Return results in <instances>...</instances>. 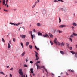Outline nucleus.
Listing matches in <instances>:
<instances>
[{
	"label": "nucleus",
	"mask_w": 77,
	"mask_h": 77,
	"mask_svg": "<svg viewBox=\"0 0 77 77\" xmlns=\"http://www.w3.org/2000/svg\"><path fill=\"white\" fill-rule=\"evenodd\" d=\"M54 43H55V44H56V45H60L62 47H63V46L64 45L63 42H62L60 44V43L58 42V41H57V39L56 38H55L54 40Z\"/></svg>",
	"instance_id": "nucleus-1"
},
{
	"label": "nucleus",
	"mask_w": 77,
	"mask_h": 77,
	"mask_svg": "<svg viewBox=\"0 0 77 77\" xmlns=\"http://www.w3.org/2000/svg\"><path fill=\"white\" fill-rule=\"evenodd\" d=\"M18 72L20 75H23V72L22 71V69H20Z\"/></svg>",
	"instance_id": "nucleus-2"
},
{
	"label": "nucleus",
	"mask_w": 77,
	"mask_h": 77,
	"mask_svg": "<svg viewBox=\"0 0 77 77\" xmlns=\"http://www.w3.org/2000/svg\"><path fill=\"white\" fill-rule=\"evenodd\" d=\"M35 55L36 58V59H35V60H39V57H38V54H35Z\"/></svg>",
	"instance_id": "nucleus-3"
},
{
	"label": "nucleus",
	"mask_w": 77,
	"mask_h": 77,
	"mask_svg": "<svg viewBox=\"0 0 77 77\" xmlns=\"http://www.w3.org/2000/svg\"><path fill=\"white\" fill-rule=\"evenodd\" d=\"M66 27V26L64 25H62L59 26L60 28H63V27Z\"/></svg>",
	"instance_id": "nucleus-4"
},
{
	"label": "nucleus",
	"mask_w": 77,
	"mask_h": 77,
	"mask_svg": "<svg viewBox=\"0 0 77 77\" xmlns=\"http://www.w3.org/2000/svg\"><path fill=\"white\" fill-rule=\"evenodd\" d=\"M20 37L22 38L23 39H24L26 38V35H20Z\"/></svg>",
	"instance_id": "nucleus-5"
},
{
	"label": "nucleus",
	"mask_w": 77,
	"mask_h": 77,
	"mask_svg": "<svg viewBox=\"0 0 77 77\" xmlns=\"http://www.w3.org/2000/svg\"><path fill=\"white\" fill-rule=\"evenodd\" d=\"M10 24H11V25H14V26H18L19 24H16L15 23H13L10 22Z\"/></svg>",
	"instance_id": "nucleus-6"
},
{
	"label": "nucleus",
	"mask_w": 77,
	"mask_h": 77,
	"mask_svg": "<svg viewBox=\"0 0 77 77\" xmlns=\"http://www.w3.org/2000/svg\"><path fill=\"white\" fill-rule=\"evenodd\" d=\"M49 37V36L47 34L45 33L44 35H43V37H44V38H45L46 37Z\"/></svg>",
	"instance_id": "nucleus-7"
},
{
	"label": "nucleus",
	"mask_w": 77,
	"mask_h": 77,
	"mask_svg": "<svg viewBox=\"0 0 77 77\" xmlns=\"http://www.w3.org/2000/svg\"><path fill=\"white\" fill-rule=\"evenodd\" d=\"M41 68H43L45 70V71L48 73V72H47V69L44 66H41Z\"/></svg>",
	"instance_id": "nucleus-8"
},
{
	"label": "nucleus",
	"mask_w": 77,
	"mask_h": 77,
	"mask_svg": "<svg viewBox=\"0 0 77 77\" xmlns=\"http://www.w3.org/2000/svg\"><path fill=\"white\" fill-rule=\"evenodd\" d=\"M30 71H31V73L32 74H33V69H30Z\"/></svg>",
	"instance_id": "nucleus-9"
},
{
	"label": "nucleus",
	"mask_w": 77,
	"mask_h": 77,
	"mask_svg": "<svg viewBox=\"0 0 77 77\" xmlns=\"http://www.w3.org/2000/svg\"><path fill=\"white\" fill-rule=\"evenodd\" d=\"M49 35L51 38H53V35H52V34L51 33H49Z\"/></svg>",
	"instance_id": "nucleus-10"
},
{
	"label": "nucleus",
	"mask_w": 77,
	"mask_h": 77,
	"mask_svg": "<svg viewBox=\"0 0 77 77\" xmlns=\"http://www.w3.org/2000/svg\"><path fill=\"white\" fill-rule=\"evenodd\" d=\"M8 49H9V48H11V45H10V44L8 43Z\"/></svg>",
	"instance_id": "nucleus-11"
},
{
	"label": "nucleus",
	"mask_w": 77,
	"mask_h": 77,
	"mask_svg": "<svg viewBox=\"0 0 77 77\" xmlns=\"http://www.w3.org/2000/svg\"><path fill=\"white\" fill-rule=\"evenodd\" d=\"M6 2L5 0H2V3L3 5H5V3Z\"/></svg>",
	"instance_id": "nucleus-12"
},
{
	"label": "nucleus",
	"mask_w": 77,
	"mask_h": 77,
	"mask_svg": "<svg viewBox=\"0 0 77 77\" xmlns=\"http://www.w3.org/2000/svg\"><path fill=\"white\" fill-rule=\"evenodd\" d=\"M60 52L62 54H63H63H65V52H64L63 51H60Z\"/></svg>",
	"instance_id": "nucleus-13"
},
{
	"label": "nucleus",
	"mask_w": 77,
	"mask_h": 77,
	"mask_svg": "<svg viewBox=\"0 0 77 77\" xmlns=\"http://www.w3.org/2000/svg\"><path fill=\"white\" fill-rule=\"evenodd\" d=\"M69 71H70L71 72H74V71L73 70L69 69L68 70Z\"/></svg>",
	"instance_id": "nucleus-14"
},
{
	"label": "nucleus",
	"mask_w": 77,
	"mask_h": 77,
	"mask_svg": "<svg viewBox=\"0 0 77 77\" xmlns=\"http://www.w3.org/2000/svg\"><path fill=\"white\" fill-rule=\"evenodd\" d=\"M29 42H27L26 44H25V45H26V46H28V45H29Z\"/></svg>",
	"instance_id": "nucleus-15"
},
{
	"label": "nucleus",
	"mask_w": 77,
	"mask_h": 77,
	"mask_svg": "<svg viewBox=\"0 0 77 77\" xmlns=\"http://www.w3.org/2000/svg\"><path fill=\"white\" fill-rule=\"evenodd\" d=\"M40 61H37L36 62V63H35V65H38V63H40Z\"/></svg>",
	"instance_id": "nucleus-16"
},
{
	"label": "nucleus",
	"mask_w": 77,
	"mask_h": 77,
	"mask_svg": "<svg viewBox=\"0 0 77 77\" xmlns=\"http://www.w3.org/2000/svg\"><path fill=\"white\" fill-rule=\"evenodd\" d=\"M36 66H37V69H38L40 68V66L38 65H36Z\"/></svg>",
	"instance_id": "nucleus-17"
},
{
	"label": "nucleus",
	"mask_w": 77,
	"mask_h": 77,
	"mask_svg": "<svg viewBox=\"0 0 77 77\" xmlns=\"http://www.w3.org/2000/svg\"><path fill=\"white\" fill-rule=\"evenodd\" d=\"M26 53V52H23V53H22V54L21 55V56H24L25 54V53Z\"/></svg>",
	"instance_id": "nucleus-18"
},
{
	"label": "nucleus",
	"mask_w": 77,
	"mask_h": 77,
	"mask_svg": "<svg viewBox=\"0 0 77 77\" xmlns=\"http://www.w3.org/2000/svg\"><path fill=\"white\" fill-rule=\"evenodd\" d=\"M38 36H42V33L40 32H38Z\"/></svg>",
	"instance_id": "nucleus-19"
},
{
	"label": "nucleus",
	"mask_w": 77,
	"mask_h": 77,
	"mask_svg": "<svg viewBox=\"0 0 77 77\" xmlns=\"http://www.w3.org/2000/svg\"><path fill=\"white\" fill-rule=\"evenodd\" d=\"M72 24L73 26H77V24L75 22L73 23Z\"/></svg>",
	"instance_id": "nucleus-20"
},
{
	"label": "nucleus",
	"mask_w": 77,
	"mask_h": 77,
	"mask_svg": "<svg viewBox=\"0 0 77 77\" xmlns=\"http://www.w3.org/2000/svg\"><path fill=\"white\" fill-rule=\"evenodd\" d=\"M37 26H38V27H40V26H41V25L40 24V23H37Z\"/></svg>",
	"instance_id": "nucleus-21"
},
{
	"label": "nucleus",
	"mask_w": 77,
	"mask_h": 77,
	"mask_svg": "<svg viewBox=\"0 0 77 77\" xmlns=\"http://www.w3.org/2000/svg\"><path fill=\"white\" fill-rule=\"evenodd\" d=\"M70 52L71 53H72V54H75V52L73 51H70Z\"/></svg>",
	"instance_id": "nucleus-22"
},
{
	"label": "nucleus",
	"mask_w": 77,
	"mask_h": 77,
	"mask_svg": "<svg viewBox=\"0 0 77 77\" xmlns=\"http://www.w3.org/2000/svg\"><path fill=\"white\" fill-rule=\"evenodd\" d=\"M0 74H2L3 75H5V74L3 73L2 71L0 72Z\"/></svg>",
	"instance_id": "nucleus-23"
},
{
	"label": "nucleus",
	"mask_w": 77,
	"mask_h": 77,
	"mask_svg": "<svg viewBox=\"0 0 77 77\" xmlns=\"http://www.w3.org/2000/svg\"><path fill=\"white\" fill-rule=\"evenodd\" d=\"M20 44L22 46V48H24V45H23V43H21Z\"/></svg>",
	"instance_id": "nucleus-24"
},
{
	"label": "nucleus",
	"mask_w": 77,
	"mask_h": 77,
	"mask_svg": "<svg viewBox=\"0 0 77 77\" xmlns=\"http://www.w3.org/2000/svg\"><path fill=\"white\" fill-rule=\"evenodd\" d=\"M29 47L30 48V49H32V48H33V46L31 45H29Z\"/></svg>",
	"instance_id": "nucleus-25"
},
{
	"label": "nucleus",
	"mask_w": 77,
	"mask_h": 77,
	"mask_svg": "<svg viewBox=\"0 0 77 77\" xmlns=\"http://www.w3.org/2000/svg\"><path fill=\"white\" fill-rule=\"evenodd\" d=\"M34 36H35V35H33L32 34H31V37L32 38V39H33V38Z\"/></svg>",
	"instance_id": "nucleus-26"
},
{
	"label": "nucleus",
	"mask_w": 77,
	"mask_h": 77,
	"mask_svg": "<svg viewBox=\"0 0 77 77\" xmlns=\"http://www.w3.org/2000/svg\"><path fill=\"white\" fill-rule=\"evenodd\" d=\"M29 33L31 34V35H32V31H29Z\"/></svg>",
	"instance_id": "nucleus-27"
},
{
	"label": "nucleus",
	"mask_w": 77,
	"mask_h": 77,
	"mask_svg": "<svg viewBox=\"0 0 77 77\" xmlns=\"http://www.w3.org/2000/svg\"><path fill=\"white\" fill-rule=\"evenodd\" d=\"M23 66L24 67H28V66H27V65H26V64H25V65H24Z\"/></svg>",
	"instance_id": "nucleus-28"
},
{
	"label": "nucleus",
	"mask_w": 77,
	"mask_h": 77,
	"mask_svg": "<svg viewBox=\"0 0 77 77\" xmlns=\"http://www.w3.org/2000/svg\"><path fill=\"white\" fill-rule=\"evenodd\" d=\"M59 33H62V31L60 30H58V31Z\"/></svg>",
	"instance_id": "nucleus-29"
},
{
	"label": "nucleus",
	"mask_w": 77,
	"mask_h": 77,
	"mask_svg": "<svg viewBox=\"0 0 77 77\" xmlns=\"http://www.w3.org/2000/svg\"><path fill=\"white\" fill-rule=\"evenodd\" d=\"M50 43H51V45H53V42H52L51 41H50Z\"/></svg>",
	"instance_id": "nucleus-30"
},
{
	"label": "nucleus",
	"mask_w": 77,
	"mask_h": 77,
	"mask_svg": "<svg viewBox=\"0 0 77 77\" xmlns=\"http://www.w3.org/2000/svg\"><path fill=\"white\" fill-rule=\"evenodd\" d=\"M73 34L74 36H77V34L75 33H73Z\"/></svg>",
	"instance_id": "nucleus-31"
},
{
	"label": "nucleus",
	"mask_w": 77,
	"mask_h": 77,
	"mask_svg": "<svg viewBox=\"0 0 77 77\" xmlns=\"http://www.w3.org/2000/svg\"><path fill=\"white\" fill-rule=\"evenodd\" d=\"M21 77H25V75H23V73L22 74V75H20Z\"/></svg>",
	"instance_id": "nucleus-32"
},
{
	"label": "nucleus",
	"mask_w": 77,
	"mask_h": 77,
	"mask_svg": "<svg viewBox=\"0 0 77 77\" xmlns=\"http://www.w3.org/2000/svg\"><path fill=\"white\" fill-rule=\"evenodd\" d=\"M13 69L14 68H11L10 69V71H13Z\"/></svg>",
	"instance_id": "nucleus-33"
},
{
	"label": "nucleus",
	"mask_w": 77,
	"mask_h": 77,
	"mask_svg": "<svg viewBox=\"0 0 77 77\" xmlns=\"http://www.w3.org/2000/svg\"><path fill=\"white\" fill-rule=\"evenodd\" d=\"M59 23H60L61 22V19L60 17H59Z\"/></svg>",
	"instance_id": "nucleus-34"
},
{
	"label": "nucleus",
	"mask_w": 77,
	"mask_h": 77,
	"mask_svg": "<svg viewBox=\"0 0 77 77\" xmlns=\"http://www.w3.org/2000/svg\"><path fill=\"white\" fill-rule=\"evenodd\" d=\"M4 11H5V12H8V10H5V9H4Z\"/></svg>",
	"instance_id": "nucleus-35"
},
{
	"label": "nucleus",
	"mask_w": 77,
	"mask_h": 77,
	"mask_svg": "<svg viewBox=\"0 0 77 77\" xmlns=\"http://www.w3.org/2000/svg\"><path fill=\"white\" fill-rule=\"evenodd\" d=\"M75 56L76 57H77V52H76V53H75Z\"/></svg>",
	"instance_id": "nucleus-36"
},
{
	"label": "nucleus",
	"mask_w": 77,
	"mask_h": 77,
	"mask_svg": "<svg viewBox=\"0 0 77 77\" xmlns=\"http://www.w3.org/2000/svg\"><path fill=\"white\" fill-rule=\"evenodd\" d=\"M2 41H3V42H5V40H4V39L3 38H2Z\"/></svg>",
	"instance_id": "nucleus-37"
},
{
	"label": "nucleus",
	"mask_w": 77,
	"mask_h": 77,
	"mask_svg": "<svg viewBox=\"0 0 77 77\" xmlns=\"http://www.w3.org/2000/svg\"><path fill=\"white\" fill-rule=\"evenodd\" d=\"M35 6H36V4H35V5H33V6L32 7V8H35Z\"/></svg>",
	"instance_id": "nucleus-38"
},
{
	"label": "nucleus",
	"mask_w": 77,
	"mask_h": 77,
	"mask_svg": "<svg viewBox=\"0 0 77 77\" xmlns=\"http://www.w3.org/2000/svg\"><path fill=\"white\" fill-rule=\"evenodd\" d=\"M13 41H14V42H15V38H14L13 39Z\"/></svg>",
	"instance_id": "nucleus-39"
},
{
	"label": "nucleus",
	"mask_w": 77,
	"mask_h": 77,
	"mask_svg": "<svg viewBox=\"0 0 77 77\" xmlns=\"http://www.w3.org/2000/svg\"><path fill=\"white\" fill-rule=\"evenodd\" d=\"M10 77H12V75L11 74H10Z\"/></svg>",
	"instance_id": "nucleus-40"
},
{
	"label": "nucleus",
	"mask_w": 77,
	"mask_h": 77,
	"mask_svg": "<svg viewBox=\"0 0 77 77\" xmlns=\"http://www.w3.org/2000/svg\"><path fill=\"white\" fill-rule=\"evenodd\" d=\"M51 74L52 75H53V76H54V75H55L53 73H52Z\"/></svg>",
	"instance_id": "nucleus-41"
},
{
	"label": "nucleus",
	"mask_w": 77,
	"mask_h": 77,
	"mask_svg": "<svg viewBox=\"0 0 77 77\" xmlns=\"http://www.w3.org/2000/svg\"><path fill=\"white\" fill-rule=\"evenodd\" d=\"M30 63L32 64V63H33V61H30Z\"/></svg>",
	"instance_id": "nucleus-42"
},
{
	"label": "nucleus",
	"mask_w": 77,
	"mask_h": 77,
	"mask_svg": "<svg viewBox=\"0 0 77 77\" xmlns=\"http://www.w3.org/2000/svg\"><path fill=\"white\" fill-rule=\"evenodd\" d=\"M36 49L37 50H39V48H37Z\"/></svg>",
	"instance_id": "nucleus-43"
},
{
	"label": "nucleus",
	"mask_w": 77,
	"mask_h": 77,
	"mask_svg": "<svg viewBox=\"0 0 77 77\" xmlns=\"http://www.w3.org/2000/svg\"><path fill=\"white\" fill-rule=\"evenodd\" d=\"M69 39H70V40L71 42H72V39H71V38H69Z\"/></svg>",
	"instance_id": "nucleus-44"
},
{
	"label": "nucleus",
	"mask_w": 77,
	"mask_h": 77,
	"mask_svg": "<svg viewBox=\"0 0 77 77\" xmlns=\"http://www.w3.org/2000/svg\"><path fill=\"white\" fill-rule=\"evenodd\" d=\"M70 37V38H73V35H71Z\"/></svg>",
	"instance_id": "nucleus-45"
},
{
	"label": "nucleus",
	"mask_w": 77,
	"mask_h": 77,
	"mask_svg": "<svg viewBox=\"0 0 77 77\" xmlns=\"http://www.w3.org/2000/svg\"><path fill=\"white\" fill-rule=\"evenodd\" d=\"M35 53H36V54H37L38 55H39V54H38V53L37 52H36L35 51Z\"/></svg>",
	"instance_id": "nucleus-46"
},
{
	"label": "nucleus",
	"mask_w": 77,
	"mask_h": 77,
	"mask_svg": "<svg viewBox=\"0 0 77 77\" xmlns=\"http://www.w3.org/2000/svg\"><path fill=\"white\" fill-rule=\"evenodd\" d=\"M70 50H72V47H70Z\"/></svg>",
	"instance_id": "nucleus-47"
},
{
	"label": "nucleus",
	"mask_w": 77,
	"mask_h": 77,
	"mask_svg": "<svg viewBox=\"0 0 77 77\" xmlns=\"http://www.w3.org/2000/svg\"><path fill=\"white\" fill-rule=\"evenodd\" d=\"M58 2V1H57V0H54V2Z\"/></svg>",
	"instance_id": "nucleus-48"
},
{
	"label": "nucleus",
	"mask_w": 77,
	"mask_h": 77,
	"mask_svg": "<svg viewBox=\"0 0 77 77\" xmlns=\"http://www.w3.org/2000/svg\"><path fill=\"white\" fill-rule=\"evenodd\" d=\"M33 32H36V30H35V29H33Z\"/></svg>",
	"instance_id": "nucleus-49"
},
{
	"label": "nucleus",
	"mask_w": 77,
	"mask_h": 77,
	"mask_svg": "<svg viewBox=\"0 0 77 77\" xmlns=\"http://www.w3.org/2000/svg\"><path fill=\"white\" fill-rule=\"evenodd\" d=\"M66 75H68V73L66 72Z\"/></svg>",
	"instance_id": "nucleus-50"
},
{
	"label": "nucleus",
	"mask_w": 77,
	"mask_h": 77,
	"mask_svg": "<svg viewBox=\"0 0 77 77\" xmlns=\"http://www.w3.org/2000/svg\"><path fill=\"white\" fill-rule=\"evenodd\" d=\"M33 76H35V75L34 74V73H33Z\"/></svg>",
	"instance_id": "nucleus-51"
},
{
	"label": "nucleus",
	"mask_w": 77,
	"mask_h": 77,
	"mask_svg": "<svg viewBox=\"0 0 77 77\" xmlns=\"http://www.w3.org/2000/svg\"><path fill=\"white\" fill-rule=\"evenodd\" d=\"M28 61V60L27 59H26V62H27Z\"/></svg>",
	"instance_id": "nucleus-52"
},
{
	"label": "nucleus",
	"mask_w": 77,
	"mask_h": 77,
	"mask_svg": "<svg viewBox=\"0 0 77 77\" xmlns=\"http://www.w3.org/2000/svg\"><path fill=\"white\" fill-rule=\"evenodd\" d=\"M38 3V2H36L35 3V5H36V3Z\"/></svg>",
	"instance_id": "nucleus-53"
},
{
	"label": "nucleus",
	"mask_w": 77,
	"mask_h": 77,
	"mask_svg": "<svg viewBox=\"0 0 77 77\" xmlns=\"http://www.w3.org/2000/svg\"><path fill=\"white\" fill-rule=\"evenodd\" d=\"M35 49H36L37 48V47H36V46H35Z\"/></svg>",
	"instance_id": "nucleus-54"
},
{
	"label": "nucleus",
	"mask_w": 77,
	"mask_h": 77,
	"mask_svg": "<svg viewBox=\"0 0 77 77\" xmlns=\"http://www.w3.org/2000/svg\"><path fill=\"white\" fill-rule=\"evenodd\" d=\"M25 75H26V77H27V74H26Z\"/></svg>",
	"instance_id": "nucleus-55"
},
{
	"label": "nucleus",
	"mask_w": 77,
	"mask_h": 77,
	"mask_svg": "<svg viewBox=\"0 0 77 77\" xmlns=\"http://www.w3.org/2000/svg\"><path fill=\"white\" fill-rule=\"evenodd\" d=\"M39 0H37V2L39 3Z\"/></svg>",
	"instance_id": "nucleus-56"
},
{
	"label": "nucleus",
	"mask_w": 77,
	"mask_h": 77,
	"mask_svg": "<svg viewBox=\"0 0 77 77\" xmlns=\"http://www.w3.org/2000/svg\"><path fill=\"white\" fill-rule=\"evenodd\" d=\"M9 43H10V44H11V41H9Z\"/></svg>",
	"instance_id": "nucleus-57"
},
{
	"label": "nucleus",
	"mask_w": 77,
	"mask_h": 77,
	"mask_svg": "<svg viewBox=\"0 0 77 77\" xmlns=\"http://www.w3.org/2000/svg\"><path fill=\"white\" fill-rule=\"evenodd\" d=\"M8 1H9V0H6V2H8Z\"/></svg>",
	"instance_id": "nucleus-58"
},
{
	"label": "nucleus",
	"mask_w": 77,
	"mask_h": 77,
	"mask_svg": "<svg viewBox=\"0 0 77 77\" xmlns=\"http://www.w3.org/2000/svg\"><path fill=\"white\" fill-rule=\"evenodd\" d=\"M60 2H63V0H60Z\"/></svg>",
	"instance_id": "nucleus-59"
},
{
	"label": "nucleus",
	"mask_w": 77,
	"mask_h": 77,
	"mask_svg": "<svg viewBox=\"0 0 77 77\" xmlns=\"http://www.w3.org/2000/svg\"><path fill=\"white\" fill-rule=\"evenodd\" d=\"M7 7L8 8V7H9V5H7Z\"/></svg>",
	"instance_id": "nucleus-60"
},
{
	"label": "nucleus",
	"mask_w": 77,
	"mask_h": 77,
	"mask_svg": "<svg viewBox=\"0 0 77 77\" xmlns=\"http://www.w3.org/2000/svg\"><path fill=\"white\" fill-rule=\"evenodd\" d=\"M5 4H6V5H7V4H8V2H6V3H5Z\"/></svg>",
	"instance_id": "nucleus-61"
},
{
	"label": "nucleus",
	"mask_w": 77,
	"mask_h": 77,
	"mask_svg": "<svg viewBox=\"0 0 77 77\" xmlns=\"http://www.w3.org/2000/svg\"><path fill=\"white\" fill-rule=\"evenodd\" d=\"M16 10H17V9H13V11H16Z\"/></svg>",
	"instance_id": "nucleus-62"
},
{
	"label": "nucleus",
	"mask_w": 77,
	"mask_h": 77,
	"mask_svg": "<svg viewBox=\"0 0 77 77\" xmlns=\"http://www.w3.org/2000/svg\"><path fill=\"white\" fill-rule=\"evenodd\" d=\"M72 29H74V26H72Z\"/></svg>",
	"instance_id": "nucleus-63"
},
{
	"label": "nucleus",
	"mask_w": 77,
	"mask_h": 77,
	"mask_svg": "<svg viewBox=\"0 0 77 77\" xmlns=\"http://www.w3.org/2000/svg\"><path fill=\"white\" fill-rule=\"evenodd\" d=\"M7 68H9V66H7Z\"/></svg>",
	"instance_id": "nucleus-64"
}]
</instances>
